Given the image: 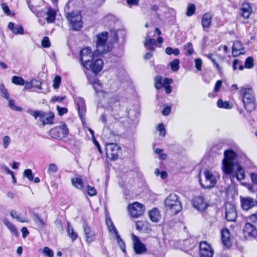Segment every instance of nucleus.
<instances>
[{"label":"nucleus","mask_w":257,"mask_h":257,"mask_svg":"<svg viewBox=\"0 0 257 257\" xmlns=\"http://www.w3.org/2000/svg\"><path fill=\"white\" fill-rule=\"evenodd\" d=\"M245 68L250 69L253 66V59L251 57H248L245 60L244 63Z\"/></svg>","instance_id":"obj_45"},{"label":"nucleus","mask_w":257,"mask_h":257,"mask_svg":"<svg viewBox=\"0 0 257 257\" xmlns=\"http://www.w3.org/2000/svg\"><path fill=\"white\" fill-rule=\"evenodd\" d=\"M107 33L103 32L97 35L96 50L92 52L89 47L82 49L80 52V62L84 67H89V63L97 55L110 51L111 47L106 43Z\"/></svg>","instance_id":"obj_2"},{"label":"nucleus","mask_w":257,"mask_h":257,"mask_svg":"<svg viewBox=\"0 0 257 257\" xmlns=\"http://www.w3.org/2000/svg\"><path fill=\"white\" fill-rule=\"evenodd\" d=\"M75 101L77 105V110L81 120L82 123L85 121V116L86 112L85 100L83 98L77 97Z\"/></svg>","instance_id":"obj_12"},{"label":"nucleus","mask_w":257,"mask_h":257,"mask_svg":"<svg viewBox=\"0 0 257 257\" xmlns=\"http://www.w3.org/2000/svg\"><path fill=\"white\" fill-rule=\"evenodd\" d=\"M55 224L56 225L57 228L61 231H63V227L62 225V221L60 219H57L55 222Z\"/></svg>","instance_id":"obj_56"},{"label":"nucleus","mask_w":257,"mask_h":257,"mask_svg":"<svg viewBox=\"0 0 257 257\" xmlns=\"http://www.w3.org/2000/svg\"><path fill=\"white\" fill-rule=\"evenodd\" d=\"M165 208L172 214H176L182 209L179 197L175 193H171L165 200Z\"/></svg>","instance_id":"obj_5"},{"label":"nucleus","mask_w":257,"mask_h":257,"mask_svg":"<svg viewBox=\"0 0 257 257\" xmlns=\"http://www.w3.org/2000/svg\"><path fill=\"white\" fill-rule=\"evenodd\" d=\"M89 67H84L87 70H91L95 75L97 74L102 69L103 62L101 59L91 60L89 63Z\"/></svg>","instance_id":"obj_14"},{"label":"nucleus","mask_w":257,"mask_h":257,"mask_svg":"<svg viewBox=\"0 0 257 257\" xmlns=\"http://www.w3.org/2000/svg\"><path fill=\"white\" fill-rule=\"evenodd\" d=\"M27 112L33 116L35 119L39 118V120L43 126L46 124H52L53 123L54 114L51 111L45 112L42 110H33L28 109Z\"/></svg>","instance_id":"obj_6"},{"label":"nucleus","mask_w":257,"mask_h":257,"mask_svg":"<svg viewBox=\"0 0 257 257\" xmlns=\"http://www.w3.org/2000/svg\"><path fill=\"white\" fill-rule=\"evenodd\" d=\"M27 4H28V7L29 8V9L31 10V11L35 13V14H36V8L35 6H34L33 5V4L32 3V2H33V0L31 1V0H27Z\"/></svg>","instance_id":"obj_55"},{"label":"nucleus","mask_w":257,"mask_h":257,"mask_svg":"<svg viewBox=\"0 0 257 257\" xmlns=\"http://www.w3.org/2000/svg\"><path fill=\"white\" fill-rule=\"evenodd\" d=\"M47 15L46 20L47 22L53 23L55 21L56 12L54 10L49 9L47 12Z\"/></svg>","instance_id":"obj_31"},{"label":"nucleus","mask_w":257,"mask_h":257,"mask_svg":"<svg viewBox=\"0 0 257 257\" xmlns=\"http://www.w3.org/2000/svg\"><path fill=\"white\" fill-rule=\"evenodd\" d=\"M171 68L173 71H176L179 69V60L175 59L170 64Z\"/></svg>","instance_id":"obj_42"},{"label":"nucleus","mask_w":257,"mask_h":257,"mask_svg":"<svg viewBox=\"0 0 257 257\" xmlns=\"http://www.w3.org/2000/svg\"><path fill=\"white\" fill-rule=\"evenodd\" d=\"M24 176L27 177L30 181H33L34 179V174L32 173V171L30 169H27L24 171Z\"/></svg>","instance_id":"obj_46"},{"label":"nucleus","mask_w":257,"mask_h":257,"mask_svg":"<svg viewBox=\"0 0 257 257\" xmlns=\"http://www.w3.org/2000/svg\"><path fill=\"white\" fill-rule=\"evenodd\" d=\"M217 106L221 108L230 109L232 107L231 104L228 101H223L222 99H219L217 103Z\"/></svg>","instance_id":"obj_35"},{"label":"nucleus","mask_w":257,"mask_h":257,"mask_svg":"<svg viewBox=\"0 0 257 257\" xmlns=\"http://www.w3.org/2000/svg\"><path fill=\"white\" fill-rule=\"evenodd\" d=\"M43 252L49 257H53L54 255L53 250L48 247H45L44 248Z\"/></svg>","instance_id":"obj_52"},{"label":"nucleus","mask_w":257,"mask_h":257,"mask_svg":"<svg viewBox=\"0 0 257 257\" xmlns=\"http://www.w3.org/2000/svg\"><path fill=\"white\" fill-rule=\"evenodd\" d=\"M249 219L255 223H257V211L249 216Z\"/></svg>","instance_id":"obj_64"},{"label":"nucleus","mask_w":257,"mask_h":257,"mask_svg":"<svg viewBox=\"0 0 257 257\" xmlns=\"http://www.w3.org/2000/svg\"><path fill=\"white\" fill-rule=\"evenodd\" d=\"M250 176L252 182L253 183L257 184V173H251L250 174Z\"/></svg>","instance_id":"obj_62"},{"label":"nucleus","mask_w":257,"mask_h":257,"mask_svg":"<svg viewBox=\"0 0 257 257\" xmlns=\"http://www.w3.org/2000/svg\"><path fill=\"white\" fill-rule=\"evenodd\" d=\"M172 82V79L168 78H165L163 80V84L162 87L165 89L167 94H170L172 92V87L169 85Z\"/></svg>","instance_id":"obj_29"},{"label":"nucleus","mask_w":257,"mask_h":257,"mask_svg":"<svg viewBox=\"0 0 257 257\" xmlns=\"http://www.w3.org/2000/svg\"><path fill=\"white\" fill-rule=\"evenodd\" d=\"M12 82L14 84L19 85H24L25 83V81L23 78L16 76L12 77Z\"/></svg>","instance_id":"obj_37"},{"label":"nucleus","mask_w":257,"mask_h":257,"mask_svg":"<svg viewBox=\"0 0 257 257\" xmlns=\"http://www.w3.org/2000/svg\"><path fill=\"white\" fill-rule=\"evenodd\" d=\"M171 112V107L170 106H167L163 108L162 110V114L164 115H168Z\"/></svg>","instance_id":"obj_63"},{"label":"nucleus","mask_w":257,"mask_h":257,"mask_svg":"<svg viewBox=\"0 0 257 257\" xmlns=\"http://www.w3.org/2000/svg\"><path fill=\"white\" fill-rule=\"evenodd\" d=\"M0 95L6 99H9L10 98L8 91L3 83L0 84Z\"/></svg>","instance_id":"obj_34"},{"label":"nucleus","mask_w":257,"mask_h":257,"mask_svg":"<svg viewBox=\"0 0 257 257\" xmlns=\"http://www.w3.org/2000/svg\"><path fill=\"white\" fill-rule=\"evenodd\" d=\"M11 143V139L10 137L6 136L4 137L3 139V146L4 148L6 149L8 148Z\"/></svg>","instance_id":"obj_53"},{"label":"nucleus","mask_w":257,"mask_h":257,"mask_svg":"<svg viewBox=\"0 0 257 257\" xmlns=\"http://www.w3.org/2000/svg\"><path fill=\"white\" fill-rule=\"evenodd\" d=\"M157 41L154 39L150 38V36L149 34H148L145 38V41L144 42V46L145 48L148 50L152 51H155V48L154 46L156 44Z\"/></svg>","instance_id":"obj_23"},{"label":"nucleus","mask_w":257,"mask_h":257,"mask_svg":"<svg viewBox=\"0 0 257 257\" xmlns=\"http://www.w3.org/2000/svg\"><path fill=\"white\" fill-rule=\"evenodd\" d=\"M91 84L96 93L101 91L102 84L98 80L95 79L91 82Z\"/></svg>","instance_id":"obj_33"},{"label":"nucleus","mask_w":257,"mask_h":257,"mask_svg":"<svg viewBox=\"0 0 257 257\" xmlns=\"http://www.w3.org/2000/svg\"><path fill=\"white\" fill-rule=\"evenodd\" d=\"M34 219L36 223L40 227H43L45 225V222L40 218L37 213L34 214Z\"/></svg>","instance_id":"obj_38"},{"label":"nucleus","mask_w":257,"mask_h":257,"mask_svg":"<svg viewBox=\"0 0 257 257\" xmlns=\"http://www.w3.org/2000/svg\"><path fill=\"white\" fill-rule=\"evenodd\" d=\"M204 179L200 178V183L203 188H210L214 186L216 183V179L213 173L210 171H205L203 173Z\"/></svg>","instance_id":"obj_7"},{"label":"nucleus","mask_w":257,"mask_h":257,"mask_svg":"<svg viewBox=\"0 0 257 257\" xmlns=\"http://www.w3.org/2000/svg\"><path fill=\"white\" fill-rule=\"evenodd\" d=\"M32 83V85L33 87H36L38 88H40V86L41 85V82L36 80V79H33L31 80Z\"/></svg>","instance_id":"obj_59"},{"label":"nucleus","mask_w":257,"mask_h":257,"mask_svg":"<svg viewBox=\"0 0 257 257\" xmlns=\"http://www.w3.org/2000/svg\"><path fill=\"white\" fill-rule=\"evenodd\" d=\"M4 223L13 234L16 236H18L19 235V233L15 226L10 222L7 218H5L4 220Z\"/></svg>","instance_id":"obj_28"},{"label":"nucleus","mask_w":257,"mask_h":257,"mask_svg":"<svg viewBox=\"0 0 257 257\" xmlns=\"http://www.w3.org/2000/svg\"><path fill=\"white\" fill-rule=\"evenodd\" d=\"M58 167L55 164L51 163L49 164L48 169V173L49 174L56 173L58 171Z\"/></svg>","instance_id":"obj_47"},{"label":"nucleus","mask_w":257,"mask_h":257,"mask_svg":"<svg viewBox=\"0 0 257 257\" xmlns=\"http://www.w3.org/2000/svg\"><path fill=\"white\" fill-rule=\"evenodd\" d=\"M68 9L69 7L66 6L64 11L65 17L69 22V27L75 31L80 30L83 26L80 13L78 11H72L70 13L68 11Z\"/></svg>","instance_id":"obj_4"},{"label":"nucleus","mask_w":257,"mask_h":257,"mask_svg":"<svg viewBox=\"0 0 257 257\" xmlns=\"http://www.w3.org/2000/svg\"><path fill=\"white\" fill-rule=\"evenodd\" d=\"M115 236V238H116L118 243L119 244V246H120L121 249H122V250L123 251H125V249H124L125 243H124V242L122 241V240L121 239L120 237V239H118L117 236Z\"/></svg>","instance_id":"obj_61"},{"label":"nucleus","mask_w":257,"mask_h":257,"mask_svg":"<svg viewBox=\"0 0 257 257\" xmlns=\"http://www.w3.org/2000/svg\"><path fill=\"white\" fill-rule=\"evenodd\" d=\"M184 50L186 51V55L189 56L192 55L194 50L193 48V45L191 42H188L183 46Z\"/></svg>","instance_id":"obj_32"},{"label":"nucleus","mask_w":257,"mask_h":257,"mask_svg":"<svg viewBox=\"0 0 257 257\" xmlns=\"http://www.w3.org/2000/svg\"><path fill=\"white\" fill-rule=\"evenodd\" d=\"M196 10L195 6L193 4H190L187 7L186 15L188 17H191L194 14Z\"/></svg>","instance_id":"obj_41"},{"label":"nucleus","mask_w":257,"mask_h":257,"mask_svg":"<svg viewBox=\"0 0 257 257\" xmlns=\"http://www.w3.org/2000/svg\"><path fill=\"white\" fill-rule=\"evenodd\" d=\"M195 68L197 70L200 71L201 70V66L202 64V60L200 58H196L194 60Z\"/></svg>","instance_id":"obj_51"},{"label":"nucleus","mask_w":257,"mask_h":257,"mask_svg":"<svg viewBox=\"0 0 257 257\" xmlns=\"http://www.w3.org/2000/svg\"><path fill=\"white\" fill-rule=\"evenodd\" d=\"M61 81V78L60 76L57 75L53 80V87L54 89L59 88Z\"/></svg>","instance_id":"obj_48"},{"label":"nucleus","mask_w":257,"mask_h":257,"mask_svg":"<svg viewBox=\"0 0 257 257\" xmlns=\"http://www.w3.org/2000/svg\"><path fill=\"white\" fill-rule=\"evenodd\" d=\"M150 219L154 222H158L161 219V215L158 209L155 208L149 212Z\"/></svg>","instance_id":"obj_26"},{"label":"nucleus","mask_w":257,"mask_h":257,"mask_svg":"<svg viewBox=\"0 0 257 257\" xmlns=\"http://www.w3.org/2000/svg\"><path fill=\"white\" fill-rule=\"evenodd\" d=\"M110 36L113 38L114 41H117L118 40L117 31L115 30H111Z\"/></svg>","instance_id":"obj_60"},{"label":"nucleus","mask_w":257,"mask_h":257,"mask_svg":"<svg viewBox=\"0 0 257 257\" xmlns=\"http://www.w3.org/2000/svg\"><path fill=\"white\" fill-rule=\"evenodd\" d=\"M241 205L244 210H248L257 205V201L251 197L244 198L241 199Z\"/></svg>","instance_id":"obj_19"},{"label":"nucleus","mask_w":257,"mask_h":257,"mask_svg":"<svg viewBox=\"0 0 257 257\" xmlns=\"http://www.w3.org/2000/svg\"><path fill=\"white\" fill-rule=\"evenodd\" d=\"M193 205L196 209L202 211L206 208L208 204L204 200L203 196H198L194 198L193 200Z\"/></svg>","instance_id":"obj_15"},{"label":"nucleus","mask_w":257,"mask_h":257,"mask_svg":"<svg viewBox=\"0 0 257 257\" xmlns=\"http://www.w3.org/2000/svg\"><path fill=\"white\" fill-rule=\"evenodd\" d=\"M105 222L109 232H111L115 236H117L118 239H120V236L118 235L117 231L111 219L110 218L106 217Z\"/></svg>","instance_id":"obj_25"},{"label":"nucleus","mask_w":257,"mask_h":257,"mask_svg":"<svg viewBox=\"0 0 257 257\" xmlns=\"http://www.w3.org/2000/svg\"><path fill=\"white\" fill-rule=\"evenodd\" d=\"M243 231L247 237H254L257 235V229L254 225L250 223H246L244 226Z\"/></svg>","instance_id":"obj_17"},{"label":"nucleus","mask_w":257,"mask_h":257,"mask_svg":"<svg viewBox=\"0 0 257 257\" xmlns=\"http://www.w3.org/2000/svg\"><path fill=\"white\" fill-rule=\"evenodd\" d=\"M163 81H162V77L157 75L155 79V87L157 89H160L162 87Z\"/></svg>","instance_id":"obj_40"},{"label":"nucleus","mask_w":257,"mask_h":257,"mask_svg":"<svg viewBox=\"0 0 257 257\" xmlns=\"http://www.w3.org/2000/svg\"><path fill=\"white\" fill-rule=\"evenodd\" d=\"M9 100V107L15 111H22L23 108L20 106H18L15 104V100L13 99H10Z\"/></svg>","instance_id":"obj_36"},{"label":"nucleus","mask_w":257,"mask_h":257,"mask_svg":"<svg viewBox=\"0 0 257 257\" xmlns=\"http://www.w3.org/2000/svg\"><path fill=\"white\" fill-rule=\"evenodd\" d=\"M71 183L74 187L78 189H82L84 186L82 178L80 175L72 178L71 179Z\"/></svg>","instance_id":"obj_27"},{"label":"nucleus","mask_w":257,"mask_h":257,"mask_svg":"<svg viewBox=\"0 0 257 257\" xmlns=\"http://www.w3.org/2000/svg\"><path fill=\"white\" fill-rule=\"evenodd\" d=\"M199 252L201 257H212L214 254L211 245L206 241L200 242Z\"/></svg>","instance_id":"obj_10"},{"label":"nucleus","mask_w":257,"mask_h":257,"mask_svg":"<svg viewBox=\"0 0 257 257\" xmlns=\"http://www.w3.org/2000/svg\"><path fill=\"white\" fill-rule=\"evenodd\" d=\"M206 56L212 62V63L216 67V69L218 70V71L220 73H221V68L220 67L219 65L216 62L215 60L213 58V55L210 53L206 54Z\"/></svg>","instance_id":"obj_44"},{"label":"nucleus","mask_w":257,"mask_h":257,"mask_svg":"<svg viewBox=\"0 0 257 257\" xmlns=\"http://www.w3.org/2000/svg\"><path fill=\"white\" fill-rule=\"evenodd\" d=\"M41 45L42 47L44 48H49L50 47L51 43L48 37H45L43 38L42 41Z\"/></svg>","instance_id":"obj_49"},{"label":"nucleus","mask_w":257,"mask_h":257,"mask_svg":"<svg viewBox=\"0 0 257 257\" xmlns=\"http://www.w3.org/2000/svg\"><path fill=\"white\" fill-rule=\"evenodd\" d=\"M128 210L132 217L138 218L144 213L145 208L143 204L135 202L128 206Z\"/></svg>","instance_id":"obj_9"},{"label":"nucleus","mask_w":257,"mask_h":257,"mask_svg":"<svg viewBox=\"0 0 257 257\" xmlns=\"http://www.w3.org/2000/svg\"><path fill=\"white\" fill-rule=\"evenodd\" d=\"M165 52L167 54L170 55L174 54L175 56H178L180 54V50L178 48H172L168 47L166 48Z\"/></svg>","instance_id":"obj_39"},{"label":"nucleus","mask_w":257,"mask_h":257,"mask_svg":"<svg viewBox=\"0 0 257 257\" xmlns=\"http://www.w3.org/2000/svg\"><path fill=\"white\" fill-rule=\"evenodd\" d=\"M67 231L69 237L72 241H74L77 239L78 237L77 233L74 231L73 228L69 222H67Z\"/></svg>","instance_id":"obj_30"},{"label":"nucleus","mask_w":257,"mask_h":257,"mask_svg":"<svg viewBox=\"0 0 257 257\" xmlns=\"http://www.w3.org/2000/svg\"><path fill=\"white\" fill-rule=\"evenodd\" d=\"M252 11V8L248 3H243L240 9L241 16L245 19H248Z\"/></svg>","instance_id":"obj_22"},{"label":"nucleus","mask_w":257,"mask_h":257,"mask_svg":"<svg viewBox=\"0 0 257 257\" xmlns=\"http://www.w3.org/2000/svg\"><path fill=\"white\" fill-rule=\"evenodd\" d=\"M87 194L90 196L95 195L97 193L94 187L90 186V185L87 186Z\"/></svg>","instance_id":"obj_50"},{"label":"nucleus","mask_w":257,"mask_h":257,"mask_svg":"<svg viewBox=\"0 0 257 257\" xmlns=\"http://www.w3.org/2000/svg\"><path fill=\"white\" fill-rule=\"evenodd\" d=\"M57 109L58 111V114L62 116L64 115V114H66L68 112L67 108L65 107H62L59 106H57Z\"/></svg>","instance_id":"obj_54"},{"label":"nucleus","mask_w":257,"mask_h":257,"mask_svg":"<svg viewBox=\"0 0 257 257\" xmlns=\"http://www.w3.org/2000/svg\"><path fill=\"white\" fill-rule=\"evenodd\" d=\"M2 8L3 9V11L6 13L7 15H10L11 13V11L9 9V7L5 3H3L2 4Z\"/></svg>","instance_id":"obj_58"},{"label":"nucleus","mask_w":257,"mask_h":257,"mask_svg":"<svg viewBox=\"0 0 257 257\" xmlns=\"http://www.w3.org/2000/svg\"><path fill=\"white\" fill-rule=\"evenodd\" d=\"M239 94L241 97L244 108L249 111L254 109L255 96L252 88L247 86L241 87L240 88Z\"/></svg>","instance_id":"obj_3"},{"label":"nucleus","mask_w":257,"mask_h":257,"mask_svg":"<svg viewBox=\"0 0 257 257\" xmlns=\"http://www.w3.org/2000/svg\"><path fill=\"white\" fill-rule=\"evenodd\" d=\"M225 218L227 221H235L237 217V213L234 206L230 203H226L225 205Z\"/></svg>","instance_id":"obj_11"},{"label":"nucleus","mask_w":257,"mask_h":257,"mask_svg":"<svg viewBox=\"0 0 257 257\" xmlns=\"http://www.w3.org/2000/svg\"><path fill=\"white\" fill-rule=\"evenodd\" d=\"M121 152V149L115 143H106V154L112 160L117 159Z\"/></svg>","instance_id":"obj_8"},{"label":"nucleus","mask_w":257,"mask_h":257,"mask_svg":"<svg viewBox=\"0 0 257 257\" xmlns=\"http://www.w3.org/2000/svg\"><path fill=\"white\" fill-rule=\"evenodd\" d=\"M221 240L223 244L227 247L231 246L230 235L229 230L227 228H223L221 230Z\"/></svg>","instance_id":"obj_20"},{"label":"nucleus","mask_w":257,"mask_h":257,"mask_svg":"<svg viewBox=\"0 0 257 257\" xmlns=\"http://www.w3.org/2000/svg\"><path fill=\"white\" fill-rule=\"evenodd\" d=\"M222 84V80H219L217 81V82H216V84L215 85V86H214V91L215 92H217L219 90L220 88H221Z\"/></svg>","instance_id":"obj_57"},{"label":"nucleus","mask_w":257,"mask_h":257,"mask_svg":"<svg viewBox=\"0 0 257 257\" xmlns=\"http://www.w3.org/2000/svg\"><path fill=\"white\" fill-rule=\"evenodd\" d=\"M10 215L12 218H15L19 222H24L26 221L25 220L23 219L22 217L21 216V215L18 214L17 213V211L15 210H12L10 212Z\"/></svg>","instance_id":"obj_43"},{"label":"nucleus","mask_w":257,"mask_h":257,"mask_svg":"<svg viewBox=\"0 0 257 257\" xmlns=\"http://www.w3.org/2000/svg\"><path fill=\"white\" fill-rule=\"evenodd\" d=\"M223 155L221 169L224 174L229 175L231 179L236 178L238 181L244 179V170L237 160V154L229 149L224 152Z\"/></svg>","instance_id":"obj_1"},{"label":"nucleus","mask_w":257,"mask_h":257,"mask_svg":"<svg viewBox=\"0 0 257 257\" xmlns=\"http://www.w3.org/2000/svg\"><path fill=\"white\" fill-rule=\"evenodd\" d=\"M8 28L14 35H23L24 34L23 27L20 25H15L13 22L9 23Z\"/></svg>","instance_id":"obj_21"},{"label":"nucleus","mask_w":257,"mask_h":257,"mask_svg":"<svg viewBox=\"0 0 257 257\" xmlns=\"http://www.w3.org/2000/svg\"><path fill=\"white\" fill-rule=\"evenodd\" d=\"M134 241V249L137 254H141L146 251L147 249L145 245L141 242L138 237L132 234Z\"/></svg>","instance_id":"obj_16"},{"label":"nucleus","mask_w":257,"mask_h":257,"mask_svg":"<svg viewBox=\"0 0 257 257\" xmlns=\"http://www.w3.org/2000/svg\"><path fill=\"white\" fill-rule=\"evenodd\" d=\"M232 53L234 57H237L240 55L243 54L245 51L242 43L239 41H235L232 46Z\"/></svg>","instance_id":"obj_18"},{"label":"nucleus","mask_w":257,"mask_h":257,"mask_svg":"<svg viewBox=\"0 0 257 257\" xmlns=\"http://www.w3.org/2000/svg\"><path fill=\"white\" fill-rule=\"evenodd\" d=\"M83 227L85 241L89 245L95 240L96 234L95 231L86 223L83 224Z\"/></svg>","instance_id":"obj_13"},{"label":"nucleus","mask_w":257,"mask_h":257,"mask_svg":"<svg viewBox=\"0 0 257 257\" xmlns=\"http://www.w3.org/2000/svg\"><path fill=\"white\" fill-rule=\"evenodd\" d=\"M212 19V15L208 13H205L202 16L201 24L203 28H209L211 25Z\"/></svg>","instance_id":"obj_24"}]
</instances>
